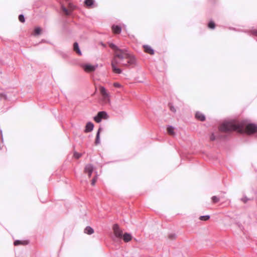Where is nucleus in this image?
Masks as SVG:
<instances>
[{
	"label": "nucleus",
	"mask_w": 257,
	"mask_h": 257,
	"mask_svg": "<svg viewBox=\"0 0 257 257\" xmlns=\"http://www.w3.org/2000/svg\"><path fill=\"white\" fill-rule=\"evenodd\" d=\"M19 20L21 22L24 23L25 21L24 16L23 15H20Z\"/></svg>",
	"instance_id": "nucleus-23"
},
{
	"label": "nucleus",
	"mask_w": 257,
	"mask_h": 257,
	"mask_svg": "<svg viewBox=\"0 0 257 257\" xmlns=\"http://www.w3.org/2000/svg\"><path fill=\"white\" fill-rule=\"evenodd\" d=\"M94 120L97 123H99L101 121V119L100 117V116H99L98 114H97V115L94 117Z\"/></svg>",
	"instance_id": "nucleus-22"
},
{
	"label": "nucleus",
	"mask_w": 257,
	"mask_h": 257,
	"mask_svg": "<svg viewBox=\"0 0 257 257\" xmlns=\"http://www.w3.org/2000/svg\"><path fill=\"white\" fill-rule=\"evenodd\" d=\"M211 199L214 203H217L219 201V198L216 196H212Z\"/></svg>",
	"instance_id": "nucleus-20"
},
{
	"label": "nucleus",
	"mask_w": 257,
	"mask_h": 257,
	"mask_svg": "<svg viewBox=\"0 0 257 257\" xmlns=\"http://www.w3.org/2000/svg\"><path fill=\"white\" fill-rule=\"evenodd\" d=\"M81 66L85 72L89 73L94 71L97 68L98 65L96 64L94 65H92L89 64H82Z\"/></svg>",
	"instance_id": "nucleus-3"
},
{
	"label": "nucleus",
	"mask_w": 257,
	"mask_h": 257,
	"mask_svg": "<svg viewBox=\"0 0 257 257\" xmlns=\"http://www.w3.org/2000/svg\"><path fill=\"white\" fill-rule=\"evenodd\" d=\"M144 47L145 49V51L146 53H149L150 54H153L154 53V50L149 46L145 45L144 46Z\"/></svg>",
	"instance_id": "nucleus-13"
},
{
	"label": "nucleus",
	"mask_w": 257,
	"mask_h": 257,
	"mask_svg": "<svg viewBox=\"0 0 257 257\" xmlns=\"http://www.w3.org/2000/svg\"><path fill=\"white\" fill-rule=\"evenodd\" d=\"M241 200H242L244 203H245V202H247V201L248 200V199H247V198H246V197H244V198H242V199H241Z\"/></svg>",
	"instance_id": "nucleus-32"
},
{
	"label": "nucleus",
	"mask_w": 257,
	"mask_h": 257,
	"mask_svg": "<svg viewBox=\"0 0 257 257\" xmlns=\"http://www.w3.org/2000/svg\"><path fill=\"white\" fill-rule=\"evenodd\" d=\"M122 237L125 242H128L132 239V236L128 233H125L124 234H122Z\"/></svg>",
	"instance_id": "nucleus-8"
},
{
	"label": "nucleus",
	"mask_w": 257,
	"mask_h": 257,
	"mask_svg": "<svg viewBox=\"0 0 257 257\" xmlns=\"http://www.w3.org/2000/svg\"><path fill=\"white\" fill-rule=\"evenodd\" d=\"M209 218H210V216L208 215H207L201 216L199 217L200 220H203V221L208 220Z\"/></svg>",
	"instance_id": "nucleus-19"
},
{
	"label": "nucleus",
	"mask_w": 257,
	"mask_h": 257,
	"mask_svg": "<svg viewBox=\"0 0 257 257\" xmlns=\"http://www.w3.org/2000/svg\"><path fill=\"white\" fill-rule=\"evenodd\" d=\"M208 27L211 29H214L215 28V24L213 22L210 21L208 23Z\"/></svg>",
	"instance_id": "nucleus-24"
},
{
	"label": "nucleus",
	"mask_w": 257,
	"mask_h": 257,
	"mask_svg": "<svg viewBox=\"0 0 257 257\" xmlns=\"http://www.w3.org/2000/svg\"><path fill=\"white\" fill-rule=\"evenodd\" d=\"M219 130L225 133L232 131L239 133L245 131L247 134H251L257 132V125L253 123L246 124L244 121L240 122L232 120L222 123L219 127Z\"/></svg>",
	"instance_id": "nucleus-2"
},
{
	"label": "nucleus",
	"mask_w": 257,
	"mask_h": 257,
	"mask_svg": "<svg viewBox=\"0 0 257 257\" xmlns=\"http://www.w3.org/2000/svg\"><path fill=\"white\" fill-rule=\"evenodd\" d=\"M41 31V29L40 27L36 28L34 30L35 35H38L40 34Z\"/></svg>",
	"instance_id": "nucleus-21"
},
{
	"label": "nucleus",
	"mask_w": 257,
	"mask_h": 257,
	"mask_svg": "<svg viewBox=\"0 0 257 257\" xmlns=\"http://www.w3.org/2000/svg\"><path fill=\"white\" fill-rule=\"evenodd\" d=\"M112 30L114 33L119 34L121 32V28L119 26L113 25L112 26Z\"/></svg>",
	"instance_id": "nucleus-10"
},
{
	"label": "nucleus",
	"mask_w": 257,
	"mask_h": 257,
	"mask_svg": "<svg viewBox=\"0 0 257 257\" xmlns=\"http://www.w3.org/2000/svg\"><path fill=\"white\" fill-rule=\"evenodd\" d=\"M251 33L253 35L257 36V30H254L252 31Z\"/></svg>",
	"instance_id": "nucleus-30"
},
{
	"label": "nucleus",
	"mask_w": 257,
	"mask_h": 257,
	"mask_svg": "<svg viewBox=\"0 0 257 257\" xmlns=\"http://www.w3.org/2000/svg\"><path fill=\"white\" fill-rule=\"evenodd\" d=\"M99 116L101 118V119H107L108 117V116L107 113L105 111H100L98 113Z\"/></svg>",
	"instance_id": "nucleus-14"
},
{
	"label": "nucleus",
	"mask_w": 257,
	"mask_h": 257,
	"mask_svg": "<svg viewBox=\"0 0 257 257\" xmlns=\"http://www.w3.org/2000/svg\"><path fill=\"white\" fill-rule=\"evenodd\" d=\"M97 176L94 177L92 180H91V185H94L95 182H96V180H97Z\"/></svg>",
	"instance_id": "nucleus-26"
},
{
	"label": "nucleus",
	"mask_w": 257,
	"mask_h": 257,
	"mask_svg": "<svg viewBox=\"0 0 257 257\" xmlns=\"http://www.w3.org/2000/svg\"><path fill=\"white\" fill-rule=\"evenodd\" d=\"M23 244V243L22 242V241L21 240H16L14 242L15 245H18Z\"/></svg>",
	"instance_id": "nucleus-25"
},
{
	"label": "nucleus",
	"mask_w": 257,
	"mask_h": 257,
	"mask_svg": "<svg viewBox=\"0 0 257 257\" xmlns=\"http://www.w3.org/2000/svg\"><path fill=\"white\" fill-rule=\"evenodd\" d=\"M167 132L169 134L171 135H174L175 134L174 132V127L172 126H169L167 128Z\"/></svg>",
	"instance_id": "nucleus-17"
},
{
	"label": "nucleus",
	"mask_w": 257,
	"mask_h": 257,
	"mask_svg": "<svg viewBox=\"0 0 257 257\" xmlns=\"http://www.w3.org/2000/svg\"><path fill=\"white\" fill-rule=\"evenodd\" d=\"M100 92L103 97L104 100L109 102V97L110 95L109 93L107 91V90L103 86H100L99 88Z\"/></svg>",
	"instance_id": "nucleus-4"
},
{
	"label": "nucleus",
	"mask_w": 257,
	"mask_h": 257,
	"mask_svg": "<svg viewBox=\"0 0 257 257\" xmlns=\"http://www.w3.org/2000/svg\"><path fill=\"white\" fill-rule=\"evenodd\" d=\"M2 99H6L7 96L5 94L3 93H0V100Z\"/></svg>",
	"instance_id": "nucleus-28"
},
{
	"label": "nucleus",
	"mask_w": 257,
	"mask_h": 257,
	"mask_svg": "<svg viewBox=\"0 0 257 257\" xmlns=\"http://www.w3.org/2000/svg\"><path fill=\"white\" fill-rule=\"evenodd\" d=\"M109 46L114 51L111 60V66L114 73L120 74L122 72L121 70L117 67L118 65L128 67L135 64L136 60L135 56L127 49H120L113 43H109Z\"/></svg>",
	"instance_id": "nucleus-1"
},
{
	"label": "nucleus",
	"mask_w": 257,
	"mask_h": 257,
	"mask_svg": "<svg viewBox=\"0 0 257 257\" xmlns=\"http://www.w3.org/2000/svg\"><path fill=\"white\" fill-rule=\"evenodd\" d=\"M195 117L197 119L202 121H204L205 119V115L200 112H197L196 113Z\"/></svg>",
	"instance_id": "nucleus-9"
},
{
	"label": "nucleus",
	"mask_w": 257,
	"mask_h": 257,
	"mask_svg": "<svg viewBox=\"0 0 257 257\" xmlns=\"http://www.w3.org/2000/svg\"><path fill=\"white\" fill-rule=\"evenodd\" d=\"M84 232L87 234L90 235L94 232V230L92 227L87 226L84 229Z\"/></svg>",
	"instance_id": "nucleus-15"
},
{
	"label": "nucleus",
	"mask_w": 257,
	"mask_h": 257,
	"mask_svg": "<svg viewBox=\"0 0 257 257\" xmlns=\"http://www.w3.org/2000/svg\"><path fill=\"white\" fill-rule=\"evenodd\" d=\"M62 10L63 12L66 15H70L71 14V11L67 9L65 7L62 6Z\"/></svg>",
	"instance_id": "nucleus-18"
},
{
	"label": "nucleus",
	"mask_w": 257,
	"mask_h": 257,
	"mask_svg": "<svg viewBox=\"0 0 257 257\" xmlns=\"http://www.w3.org/2000/svg\"><path fill=\"white\" fill-rule=\"evenodd\" d=\"M113 230L114 234L116 237L122 238V231L120 229L117 224H115L113 225Z\"/></svg>",
	"instance_id": "nucleus-5"
},
{
	"label": "nucleus",
	"mask_w": 257,
	"mask_h": 257,
	"mask_svg": "<svg viewBox=\"0 0 257 257\" xmlns=\"http://www.w3.org/2000/svg\"><path fill=\"white\" fill-rule=\"evenodd\" d=\"M74 156L76 158H79L81 155L79 154L75 153Z\"/></svg>",
	"instance_id": "nucleus-33"
},
{
	"label": "nucleus",
	"mask_w": 257,
	"mask_h": 257,
	"mask_svg": "<svg viewBox=\"0 0 257 257\" xmlns=\"http://www.w3.org/2000/svg\"><path fill=\"white\" fill-rule=\"evenodd\" d=\"M210 139L211 141H214L215 140V137L214 136V135L213 134H212L211 136H210Z\"/></svg>",
	"instance_id": "nucleus-29"
},
{
	"label": "nucleus",
	"mask_w": 257,
	"mask_h": 257,
	"mask_svg": "<svg viewBox=\"0 0 257 257\" xmlns=\"http://www.w3.org/2000/svg\"><path fill=\"white\" fill-rule=\"evenodd\" d=\"M101 131V128L100 127V128H99V129L97 132L95 142V144L96 145H98L100 143V133Z\"/></svg>",
	"instance_id": "nucleus-12"
},
{
	"label": "nucleus",
	"mask_w": 257,
	"mask_h": 257,
	"mask_svg": "<svg viewBox=\"0 0 257 257\" xmlns=\"http://www.w3.org/2000/svg\"><path fill=\"white\" fill-rule=\"evenodd\" d=\"M113 86L115 87H117V88H120L121 87V85L120 84L117 83V82H115L113 83Z\"/></svg>",
	"instance_id": "nucleus-27"
},
{
	"label": "nucleus",
	"mask_w": 257,
	"mask_h": 257,
	"mask_svg": "<svg viewBox=\"0 0 257 257\" xmlns=\"http://www.w3.org/2000/svg\"><path fill=\"white\" fill-rule=\"evenodd\" d=\"M73 50L76 52L79 55H81L82 53L79 49L78 44L77 42H75L73 44Z\"/></svg>",
	"instance_id": "nucleus-11"
},
{
	"label": "nucleus",
	"mask_w": 257,
	"mask_h": 257,
	"mask_svg": "<svg viewBox=\"0 0 257 257\" xmlns=\"http://www.w3.org/2000/svg\"><path fill=\"white\" fill-rule=\"evenodd\" d=\"M94 0H85L84 4L88 7H90L93 5Z\"/></svg>",
	"instance_id": "nucleus-16"
},
{
	"label": "nucleus",
	"mask_w": 257,
	"mask_h": 257,
	"mask_svg": "<svg viewBox=\"0 0 257 257\" xmlns=\"http://www.w3.org/2000/svg\"><path fill=\"white\" fill-rule=\"evenodd\" d=\"M93 127L94 125L92 122H87L85 126V132L88 133L91 132L93 130Z\"/></svg>",
	"instance_id": "nucleus-7"
},
{
	"label": "nucleus",
	"mask_w": 257,
	"mask_h": 257,
	"mask_svg": "<svg viewBox=\"0 0 257 257\" xmlns=\"http://www.w3.org/2000/svg\"><path fill=\"white\" fill-rule=\"evenodd\" d=\"M170 110H171L172 111H173V112H176V109H175V108H174V106H172V105H170Z\"/></svg>",
	"instance_id": "nucleus-31"
},
{
	"label": "nucleus",
	"mask_w": 257,
	"mask_h": 257,
	"mask_svg": "<svg viewBox=\"0 0 257 257\" xmlns=\"http://www.w3.org/2000/svg\"><path fill=\"white\" fill-rule=\"evenodd\" d=\"M84 171L86 173H87L88 176L90 177L93 171V167L91 164H87L86 165L85 167Z\"/></svg>",
	"instance_id": "nucleus-6"
},
{
	"label": "nucleus",
	"mask_w": 257,
	"mask_h": 257,
	"mask_svg": "<svg viewBox=\"0 0 257 257\" xmlns=\"http://www.w3.org/2000/svg\"><path fill=\"white\" fill-rule=\"evenodd\" d=\"M175 237V234H170L169 235V238H171V239L174 238Z\"/></svg>",
	"instance_id": "nucleus-34"
}]
</instances>
